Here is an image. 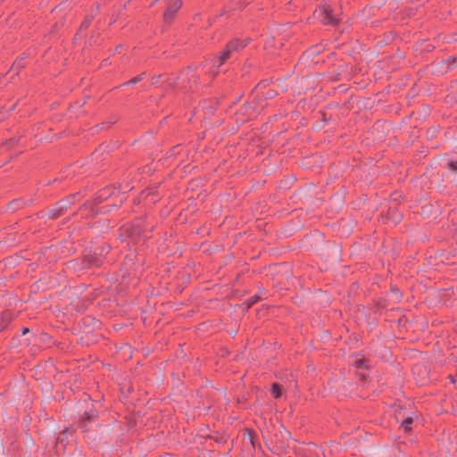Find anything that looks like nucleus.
Segmentation results:
<instances>
[{
	"instance_id": "2eb2a0df",
	"label": "nucleus",
	"mask_w": 457,
	"mask_h": 457,
	"mask_svg": "<svg viewBox=\"0 0 457 457\" xmlns=\"http://www.w3.org/2000/svg\"><path fill=\"white\" fill-rule=\"evenodd\" d=\"M158 0H154L153 1V3L151 4V5H154Z\"/></svg>"
},
{
	"instance_id": "9b49d317",
	"label": "nucleus",
	"mask_w": 457,
	"mask_h": 457,
	"mask_svg": "<svg viewBox=\"0 0 457 457\" xmlns=\"http://www.w3.org/2000/svg\"><path fill=\"white\" fill-rule=\"evenodd\" d=\"M255 301H256L255 298H253V300H251L249 305L253 304Z\"/></svg>"
},
{
	"instance_id": "4468645a",
	"label": "nucleus",
	"mask_w": 457,
	"mask_h": 457,
	"mask_svg": "<svg viewBox=\"0 0 457 457\" xmlns=\"http://www.w3.org/2000/svg\"><path fill=\"white\" fill-rule=\"evenodd\" d=\"M28 331H29V329H28V328H24V329H23V333H27Z\"/></svg>"
},
{
	"instance_id": "423d86ee",
	"label": "nucleus",
	"mask_w": 457,
	"mask_h": 457,
	"mask_svg": "<svg viewBox=\"0 0 457 457\" xmlns=\"http://www.w3.org/2000/svg\"><path fill=\"white\" fill-rule=\"evenodd\" d=\"M414 420H415V417L412 415V416L406 417L401 422V426L404 429V431H410L411 430L410 425L414 421Z\"/></svg>"
},
{
	"instance_id": "20e7f679",
	"label": "nucleus",
	"mask_w": 457,
	"mask_h": 457,
	"mask_svg": "<svg viewBox=\"0 0 457 457\" xmlns=\"http://www.w3.org/2000/svg\"><path fill=\"white\" fill-rule=\"evenodd\" d=\"M232 54V52L226 46V48L222 51L220 56H218L213 61V65H216L217 67L220 66L222 63L225 62L227 59H228Z\"/></svg>"
},
{
	"instance_id": "7ed1b4c3",
	"label": "nucleus",
	"mask_w": 457,
	"mask_h": 457,
	"mask_svg": "<svg viewBox=\"0 0 457 457\" xmlns=\"http://www.w3.org/2000/svg\"><path fill=\"white\" fill-rule=\"evenodd\" d=\"M71 204V199L62 200L56 204V205L48 212V215L51 219H56L59 217L64 210L67 209L68 205Z\"/></svg>"
},
{
	"instance_id": "f8f14e48",
	"label": "nucleus",
	"mask_w": 457,
	"mask_h": 457,
	"mask_svg": "<svg viewBox=\"0 0 457 457\" xmlns=\"http://www.w3.org/2000/svg\"><path fill=\"white\" fill-rule=\"evenodd\" d=\"M255 301H256L255 298H253V300H251L249 305L253 304Z\"/></svg>"
},
{
	"instance_id": "ddd939ff",
	"label": "nucleus",
	"mask_w": 457,
	"mask_h": 457,
	"mask_svg": "<svg viewBox=\"0 0 457 457\" xmlns=\"http://www.w3.org/2000/svg\"><path fill=\"white\" fill-rule=\"evenodd\" d=\"M87 23H88V21H85V22L82 24V26L87 27Z\"/></svg>"
},
{
	"instance_id": "f03ea898",
	"label": "nucleus",
	"mask_w": 457,
	"mask_h": 457,
	"mask_svg": "<svg viewBox=\"0 0 457 457\" xmlns=\"http://www.w3.org/2000/svg\"><path fill=\"white\" fill-rule=\"evenodd\" d=\"M181 5V0H169V3L163 13L164 22H171L175 18L176 12L180 9Z\"/></svg>"
},
{
	"instance_id": "6e6552de",
	"label": "nucleus",
	"mask_w": 457,
	"mask_h": 457,
	"mask_svg": "<svg viewBox=\"0 0 457 457\" xmlns=\"http://www.w3.org/2000/svg\"><path fill=\"white\" fill-rule=\"evenodd\" d=\"M353 365L356 368H363L364 367V359L361 357H354L352 361Z\"/></svg>"
},
{
	"instance_id": "1a4fd4ad",
	"label": "nucleus",
	"mask_w": 457,
	"mask_h": 457,
	"mask_svg": "<svg viewBox=\"0 0 457 457\" xmlns=\"http://www.w3.org/2000/svg\"><path fill=\"white\" fill-rule=\"evenodd\" d=\"M143 75H144V73H142V74H140V75H138V76H137V77H135V78L131 79L129 81H128V82L126 83V85H127V84H128V85H134V84H136V83L139 82V81L143 79Z\"/></svg>"
},
{
	"instance_id": "39448f33",
	"label": "nucleus",
	"mask_w": 457,
	"mask_h": 457,
	"mask_svg": "<svg viewBox=\"0 0 457 457\" xmlns=\"http://www.w3.org/2000/svg\"><path fill=\"white\" fill-rule=\"evenodd\" d=\"M246 46V42H240L239 40H232L228 45L227 47L233 53L237 52L239 49L244 48Z\"/></svg>"
},
{
	"instance_id": "f257e3e1",
	"label": "nucleus",
	"mask_w": 457,
	"mask_h": 457,
	"mask_svg": "<svg viewBox=\"0 0 457 457\" xmlns=\"http://www.w3.org/2000/svg\"><path fill=\"white\" fill-rule=\"evenodd\" d=\"M336 0H329L314 12V17L323 24L335 25L337 23V14L334 13V6L337 4Z\"/></svg>"
},
{
	"instance_id": "0eeeda50",
	"label": "nucleus",
	"mask_w": 457,
	"mask_h": 457,
	"mask_svg": "<svg viewBox=\"0 0 457 457\" xmlns=\"http://www.w3.org/2000/svg\"><path fill=\"white\" fill-rule=\"evenodd\" d=\"M271 394L275 398H278L281 395V387L279 385L274 383L271 386Z\"/></svg>"
},
{
	"instance_id": "9d476101",
	"label": "nucleus",
	"mask_w": 457,
	"mask_h": 457,
	"mask_svg": "<svg viewBox=\"0 0 457 457\" xmlns=\"http://www.w3.org/2000/svg\"><path fill=\"white\" fill-rule=\"evenodd\" d=\"M448 166L452 170L457 171V162H449Z\"/></svg>"
}]
</instances>
